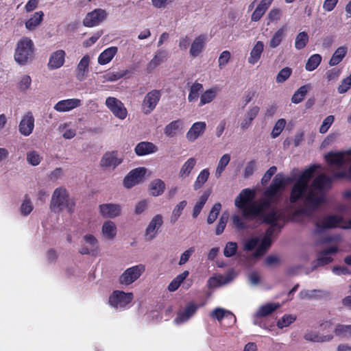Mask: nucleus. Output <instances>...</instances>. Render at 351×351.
<instances>
[{
    "mask_svg": "<svg viewBox=\"0 0 351 351\" xmlns=\"http://www.w3.org/2000/svg\"><path fill=\"white\" fill-rule=\"evenodd\" d=\"M145 167L136 168L128 173L123 179V185L127 189H130L141 182L146 173Z\"/></svg>",
    "mask_w": 351,
    "mask_h": 351,
    "instance_id": "9d476101",
    "label": "nucleus"
},
{
    "mask_svg": "<svg viewBox=\"0 0 351 351\" xmlns=\"http://www.w3.org/2000/svg\"><path fill=\"white\" fill-rule=\"evenodd\" d=\"M204 304H197L193 302L187 304L183 311H180L177 313V316L174 322L177 324H180L187 322L192 316H193L199 307L204 306Z\"/></svg>",
    "mask_w": 351,
    "mask_h": 351,
    "instance_id": "9b49d317",
    "label": "nucleus"
},
{
    "mask_svg": "<svg viewBox=\"0 0 351 351\" xmlns=\"http://www.w3.org/2000/svg\"><path fill=\"white\" fill-rule=\"evenodd\" d=\"M206 129V123L204 121L194 123L186 134V137L190 142L195 141L202 136Z\"/></svg>",
    "mask_w": 351,
    "mask_h": 351,
    "instance_id": "a211bd4d",
    "label": "nucleus"
},
{
    "mask_svg": "<svg viewBox=\"0 0 351 351\" xmlns=\"http://www.w3.org/2000/svg\"><path fill=\"white\" fill-rule=\"evenodd\" d=\"M102 233L108 239H112L117 234V228L114 222L106 221L102 226Z\"/></svg>",
    "mask_w": 351,
    "mask_h": 351,
    "instance_id": "79ce46f5",
    "label": "nucleus"
},
{
    "mask_svg": "<svg viewBox=\"0 0 351 351\" xmlns=\"http://www.w3.org/2000/svg\"><path fill=\"white\" fill-rule=\"evenodd\" d=\"M263 49V43L262 41H257L250 52L248 62L251 64H254L258 62L261 58Z\"/></svg>",
    "mask_w": 351,
    "mask_h": 351,
    "instance_id": "c85d7f7f",
    "label": "nucleus"
},
{
    "mask_svg": "<svg viewBox=\"0 0 351 351\" xmlns=\"http://www.w3.org/2000/svg\"><path fill=\"white\" fill-rule=\"evenodd\" d=\"M128 73V70H122L119 71H110L104 75V79L106 81L114 82L117 81Z\"/></svg>",
    "mask_w": 351,
    "mask_h": 351,
    "instance_id": "603ef678",
    "label": "nucleus"
},
{
    "mask_svg": "<svg viewBox=\"0 0 351 351\" xmlns=\"http://www.w3.org/2000/svg\"><path fill=\"white\" fill-rule=\"evenodd\" d=\"M163 223L162 217L158 214L155 215L149 223L145 232V239L146 241H152L154 239L158 233V230Z\"/></svg>",
    "mask_w": 351,
    "mask_h": 351,
    "instance_id": "ddd939ff",
    "label": "nucleus"
},
{
    "mask_svg": "<svg viewBox=\"0 0 351 351\" xmlns=\"http://www.w3.org/2000/svg\"><path fill=\"white\" fill-rule=\"evenodd\" d=\"M334 332L337 336L351 337V325L338 324Z\"/></svg>",
    "mask_w": 351,
    "mask_h": 351,
    "instance_id": "864d4df0",
    "label": "nucleus"
},
{
    "mask_svg": "<svg viewBox=\"0 0 351 351\" xmlns=\"http://www.w3.org/2000/svg\"><path fill=\"white\" fill-rule=\"evenodd\" d=\"M89 64H90L89 56L88 55L84 56L77 66L76 77L78 80L82 81L85 79L86 74L88 72Z\"/></svg>",
    "mask_w": 351,
    "mask_h": 351,
    "instance_id": "a878e982",
    "label": "nucleus"
},
{
    "mask_svg": "<svg viewBox=\"0 0 351 351\" xmlns=\"http://www.w3.org/2000/svg\"><path fill=\"white\" fill-rule=\"evenodd\" d=\"M215 88H210L203 93L200 97L199 106H203L211 102L216 97Z\"/></svg>",
    "mask_w": 351,
    "mask_h": 351,
    "instance_id": "3c124183",
    "label": "nucleus"
},
{
    "mask_svg": "<svg viewBox=\"0 0 351 351\" xmlns=\"http://www.w3.org/2000/svg\"><path fill=\"white\" fill-rule=\"evenodd\" d=\"M165 189V184L160 179L154 180L149 185L150 193L153 196H158L163 193Z\"/></svg>",
    "mask_w": 351,
    "mask_h": 351,
    "instance_id": "e433bc0d",
    "label": "nucleus"
},
{
    "mask_svg": "<svg viewBox=\"0 0 351 351\" xmlns=\"http://www.w3.org/2000/svg\"><path fill=\"white\" fill-rule=\"evenodd\" d=\"M34 128V117L31 112H27L21 120L19 125V132L25 136H29Z\"/></svg>",
    "mask_w": 351,
    "mask_h": 351,
    "instance_id": "4468645a",
    "label": "nucleus"
},
{
    "mask_svg": "<svg viewBox=\"0 0 351 351\" xmlns=\"http://www.w3.org/2000/svg\"><path fill=\"white\" fill-rule=\"evenodd\" d=\"M228 215H226L225 213H223L220 219H219V221L218 222V224L216 227V229H215V234L217 235H219L223 233V232L224 231V229L226 226V223L228 222Z\"/></svg>",
    "mask_w": 351,
    "mask_h": 351,
    "instance_id": "69168bd1",
    "label": "nucleus"
},
{
    "mask_svg": "<svg viewBox=\"0 0 351 351\" xmlns=\"http://www.w3.org/2000/svg\"><path fill=\"white\" fill-rule=\"evenodd\" d=\"M34 56V45L28 37L21 38L16 43L14 58L21 66L30 62Z\"/></svg>",
    "mask_w": 351,
    "mask_h": 351,
    "instance_id": "7ed1b4c3",
    "label": "nucleus"
},
{
    "mask_svg": "<svg viewBox=\"0 0 351 351\" xmlns=\"http://www.w3.org/2000/svg\"><path fill=\"white\" fill-rule=\"evenodd\" d=\"M75 206V202L69 197L65 188L58 187L55 189L50 202V208L53 212L60 213L64 209H66L69 213H72Z\"/></svg>",
    "mask_w": 351,
    "mask_h": 351,
    "instance_id": "f03ea898",
    "label": "nucleus"
},
{
    "mask_svg": "<svg viewBox=\"0 0 351 351\" xmlns=\"http://www.w3.org/2000/svg\"><path fill=\"white\" fill-rule=\"evenodd\" d=\"M283 217L282 213H279L278 210L273 209L270 212L263 213L258 218L261 219L263 221L270 226H280L278 223V220L281 219Z\"/></svg>",
    "mask_w": 351,
    "mask_h": 351,
    "instance_id": "393cba45",
    "label": "nucleus"
},
{
    "mask_svg": "<svg viewBox=\"0 0 351 351\" xmlns=\"http://www.w3.org/2000/svg\"><path fill=\"white\" fill-rule=\"evenodd\" d=\"M285 125H286L285 119H278L277 121V122L276 123V124L271 131V137L274 138L278 137L280 134V133L282 132V130H284Z\"/></svg>",
    "mask_w": 351,
    "mask_h": 351,
    "instance_id": "13d9d810",
    "label": "nucleus"
},
{
    "mask_svg": "<svg viewBox=\"0 0 351 351\" xmlns=\"http://www.w3.org/2000/svg\"><path fill=\"white\" fill-rule=\"evenodd\" d=\"M41 159L42 158L36 151H31L27 153V160L33 166L39 165L41 162Z\"/></svg>",
    "mask_w": 351,
    "mask_h": 351,
    "instance_id": "0e129e2a",
    "label": "nucleus"
},
{
    "mask_svg": "<svg viewBox=\"0 0 351 351\" xmlns=\"http://www.w3.org/2000/svg\"><path fill=\"white\" fill-rule=\"evenodd\" d=\"M343 219L341 216L331 215L326 217L321 223L316 222V232L320 233L325 229L335 228L339 224L343 221Z\"/></svg>",
    "mask_w": 351,
    "mask_h": 351,
    "instance_id": "f8f14e48",
    "label": "nucleus"
},
{
    "mask_svg": "<svg viewBox=\"0 0 351 351\" xmlns=\"http://www.w3.org/2000/svg\"><path fill=\"white\" fill-rule=\"evenodd\" d=\"M181 125L180 120L173 121L165 128V134L168 137H173L176 135L177 130Z\"/></svg>",
    "mask_w": 351,
    "mask_h": 351,
    "instance_id": "09e8293b",
    "label": "nucleus"
},
{
    "mask_svg": "<svg viewBox=\"0 0 351 351\" xmlns=\"http://www.w3.org/2000/svg\"><path fill=\"white\" fill-rule=\"evenodd\" d=\"M221 204L219 202L215 203L213 205L207 218V223L208 224H212L215 222L221 211Z\"/></svg>",
    "mask_w": 351,
    "mask_h": 351,
    "instance_id": "6e6d98bb",
    "label": "nucleus"
},
{
    "mask_svg": "<svg viewBox=\"0 0 351 351\" xmlns=\"http://www.w3.org/2000/svg\"><path fill=\"white\" fill-rule=\"evenodd\" d=\"M203 89V86L199 83L193 84L191 88L188 96V99L190 102L195 101L199 97V93Z\"/></svg>",
    "mask_w": 351,
    "mask_h": 351,
    "instance_id": "4d7b16f0",
    "label": "nucleus"
},
{
    "mask_svg": "<svg viewBox=\"0 0 351 351\" xmlns=\"http://www.w3.org/2000/svg\"><path fill=\"white\" fill-rule=\"evenodd\" d=\"M157 151V146L149 141H141L138 143L134 148V152L138 156L152 154L156 153Z\"/></svg>",
    "mask_w": 351,
    "mask_h": 351,
    "instance_id": "6ab92c4d",
    "label": "nucleus"
},
{
    "mask_svg": "<svg viewBox=\"0 0 351 351\" xmlns=\"http://www.w3.org/2000/svg\"><path fill=\"white\" fill-rule=\"evenodd\" d=\"M347 53V48L344 46L338 47L332 54L329 61V65L332 66L340 63Z\"/></svg>",
    "mask_w": 351,
    "mask_h": 351,
    "instance_id": "72a5a7b5",
    "label": "nucleus"
},
{
    "mask_svg": "<svg viewBox=\"0 0 351 351\" xmlns=\"http://www.w3.org/2000/svg\"><path fill=\"white\" fill-rule=\"evenodd\" d=\"M287 30V27L285 25L279 28L272 36L270 41H269V47L271 48L277 47L283 40L285 36V32Z\"/></svg>",
    "mask_w": 351,
    "mask_h": 351,
    "instance_id": "4c0bfd02",
    "label": "nucleus"
},
{
    "mask_svg": "<svg viewBox=\"0 0 351 351\" xmlns=\"http://www.w3.org/2000/svg\"><path fill=\"white\" fill-rule=\"evenodd\" d=\"M44 14L42 11L35 12L32 17L25 22V27L29 30H34L43 19Z\"/></svg>",
    "mask_w": 351,
    "mask_h": 351,
    "instance_id": "58836bf2",
    "label": "nucleus"
},
{
    "mask_svg": "<svg viewBox=\"0 0 351 351\" xmlns=\"http://www.w3.org/2000/svg\"><path fill=\"white\" fill-rule=\"evenodd\" d=\"M277 201L278 200H276V198L266 197L265 199L260 203H257L256 202L255 207L256 206V208H258V211L256 214L252 215L250 221L257 219L259 216L263 215V213H265V209L269 208L271 206V202H275Z\"/></svg>",
    "mask_w": 351,
    "mask_h": 351,
    "instance_id": "2f4dec72",
    "label": "nucleus"
},
{
    "mask_svg": "<svg viewBox=\"0 0 351 351\" xmlns=\"http://www.w3.org/2000/svg\"><path fill=\"white\" fill-rule=\"evenodd\" d=\"M33 210V206L32 205L30 199L28 198V196L26 195L25 197V199L21 206V214L26 216L29 215Z\"/></svg>",
    "mask_w": 351,
    "mask_h": 351,
    "instance_id": "338daca9",
    "label": "nucleus"
},
{
    "mask_svg": "<svg viewBox=\"0 0 351 351\" xmlns=\"http://www.w3.org/2000/svg\"><path fill=\"white\" fill-rule=\"evenodd\" d=\"M309 36L306 32L298 34L295 40V47L298 50L303 49L308 43Z\"/></svg>",
    "mask_w": 351,
    "mask_h": 351,
    "instance_id": "de8ad7c7",
    "label": "nucleus"
},
{
    "mask_svg": "<svg viewBox=\"0 0 351 351\" xmlns=\"http://www.w3.org/2000/svg\"><path fill=\"white\" fill-rule=\"evenodd\" d=\"M186 204L187 202L186 200H182L175 206L171 217V222L175 223L178 219Z\"/></svg>",
    "mask_w": 351,
    "mask_h": 351,
    "instance_id": "5fc2aeb1",
    "label": "nucleus"
},
{
    "mask_svg": "<svg viewBox=\"0 0 351 351\" xmlns=\"http://www.w3.org/2000/svg\"><path fill=\"white\" fill-rule=\"evenodd\" d=\"M296 319V317L293 315H285L281 319H280L277 322V326L280 328H282L284 327H287L292 324Z\"/></svg>",
    "mask_w": 351,
    "mask_h": 351,
    "instance_id": "bf43d9fd",
    "label": "nucleus"
},
{
    "mask_svg": "<svg viewBox=\"0 0 351 351\" xmlns=\"http://www.w3.org/2000/svg\"><path fill=\"white\" fill-rule=\"evenodd\" d=\"M106 17L107 13L105 10L97 8L86 15L83 20V25L85 27H92L98 25Z\"/></svg>",
    "mask_w": 351,
    "mask_h": 351,
    "instance_id": "1a4fd4ad",
    "label": "nucleus"
},
{
    "mask_svg": "<svg viewBox=\"0 0 351 351\" xmlns=\"http://www.w3.org/2000/svg\"><path fill=\"white\" fill-rule=\"evenodd\" d=\"M81 105V100L79 99H68L59 101L55 106L54 109L58 112H67Z\"/></svg>",
    "mask_w": 351,
    "mask_h": 351,
    "instance_id": "5701e85b",
    "label": "nucleus"
},
{
    "mask_svg": "<svg viewBox=\"0 0 351 351\" xmlns=\"http://www.w3.org/2000/svg\"><path fill=\"white\" fill-rule=\"evenodd\" d=\"M166 58V52L165 51L158 50L154 58L148 63L147 69L148 72H151L158 65H160Z\"/></svg>",
    "mask_w": 351,
    "mask_h": 351,
    "instance_id": "473e14b6",
    "label": "nucleus"
},
{
    "mask_svg": "<svg viewBox=\"0 0 351 351\" xmlns=\"http://www.w3.org/2000/svg\"><path fill=\"white\" fill-rule=\"evenodd\" d=\"M210 176V172L208 169H204L200 171L197 176L196 180L193 184L194 190H198L201 189L203 185L207 182Z\"/></svg>",
    "mask_w": 351,
    "mask_h": 351,
    "instance_id": "a18cd8bd",
    "label": "nucleus"
},
{
    "mask_svg": "<svg viewBox=\"0 0 351 351\" xmlns=\"http://www.w3.org/2000/svg\"><path fill=\"white\" fill-rule=\"evenodd\" d=\"M326 161L330 165L341 166L344 162L343 154L340 152H329L325 156Z\"/></svg>",
    "mask_w": 351,
    "mask_h": 351,
    "instance_id": "ea45409f",
    "label": "nucleus"
},
{
    "mask_svg": "<svg viewBox=\"0 0 351 351\" xmlns=\"http://www.w3.org/2000/svg\"><path fill=\"white\" fill-rule=\"evenodd\" d=\"M334 120L335 117L332 115H329L326 117L324 119L322 124L319 128V132L322 134H325L332 124Z\"/></svg>",
    "mask_w": 351,
    "mask_h": 351,
    "instance_id": "774afa93",
    "label": "nucleus"
},
{
    "mask_svg": "<svg viewBox=\"0 0 351 351\" xmlns=\"http://www.w3.org/2000/svg\"><path fill=\"white\" fill-rule=\"evenodd\" d=\"M325 198L323 195L316 196L313 189H309L305 197L304 206L310 207L313 211L324 203Z\"/></svg>",
    "mask_w": 351,
    "mask_h": 351,
    "instance_id": "412c9836",
    "label": "nucleus"
},
{
    "mask_svg": "<svg viewBox=\"0 0 351 351\" xmlns=\"http://www.w3.org/2000/svg\"><path fill=\"white\" fill-rule=\"evenodd\" d=\"M237 244L235 242H228L223 250V254L226 257L230 258L233 256L237 251Z\"/></svg>",
    "mask_w": 351,
    "mask_h": 351,
    "instance_id": "052dcab7",
    "label": "nucleus"
},
{
    "mask_svg": "<svg viewBox=\"0 0 351 351\" xmlns=\"http://www.w3.org/2000/svg\"><path fill=\"white\" fill-rule=\"evenodd\" d=\"M328 295V293L318 289L313 290H302L300 293V296L302 299H319L324 296Z\"/></svg>",
    "mask_w": 351,
    "mask_h": 351,
    "instance_id": "c9c22d12",
    "label": "nucleus"
},
{
    "mask_svg": "<svg viewBox=\"0 0 351 351\" xmlns=\"http://www.w3.org/2000/svg\"><path fill=\"white\" fill-rule=\"evenodd\" d=\"M310 84L300 86L293 95L291 101L293 104H299L304 99L308 91L311 89Z\"/></svg>",
    "mask_w": 351,
    "mask_h": 351,
    "instance_id": "f704fd0d",
    "label": "nucleus"
},
{
    "mask_svg": "<svg viewBox=\"0 0 351 351\" xmlns=\"http://www.w3.org/2000/svg\"><path fill=\"white\" fill-rule=\"evenodd\" d=\"M196 164V160L194 158H189L182 166L179 176L185 178L189 176Z\"/></svg>",
    "mask_w": 351,
    "mask_h": 351,
    "instance_id": "37998d69",
    "label": "nucleus"
},
{
    "mask_svg": "<svg viewBox=\"0 0 351 351\" xmlns=\"http://www.w3.org/2000/svg\"><path fill=\"white\" fill-rule=\"evenodd\" d=\"M337 252L338 247L337 246H332L322 250L318 254V257L316 260V265L324 266L329 264L333 261V258L329 255L336 254Z\"/></svg>",
    "mask_w": 351,
    "mask_h": 351,
    "instance_id": "4be33fe9",
    "label": "nucleus"
},
{
    "mask_svg": "<svg viewBox=\"0 0 351 351\" xmlns=\"http://www.w3.org/2000/svg\"><path fill=\"white\" fill-rule=\"evenodd\" d=\"M351 87V73L346 78L343 79L337 88V91L340 94L346 93Z\"/></svg>",
    "mask_w": 351,
    "mask_h": 351,
    "instance_id": "e2e57ef3",
    "label": "nucleus"
},
{
    "mask_svg": "<svg viewBox=\"0 0 351 351\" xmlns=\"http://www.w3.org/2000/svg\"><path fill=\"white\" fill-rule=\"evenodd\" d=\"M280 307L278 303H267L261 306L256 313V317H264L271 315L274 311Z\"/></svg>",
    "mask_w": 351,
    "mask_h": 351,
    "instance_id": "c756f323",
    "label": "nucleus"
},
{
    "mask_svg": "<svg viewBox=\"0 0 351 351\" xmlns=\"http://www.w3.org/2000/svg\"><path fill=\"white\" fill-rule=\"evenodd\" d=\"M332 182V178L324 173H322L317 176L311 183V189L317 190L319 192H324L326 190L331 188Z\"/></svg>",
    "mask_w": 351,
    "mask_h": 351,
    "instance_id": "f3484780",
    "label": "nucleus"
},
{
    "mask_svg": "<svg viewBox=\"0 0 351 351\" xmlns=\"http://www.w3.org/2000/svg\"><path fill=\"white\" fill-rule=\"evenodd\" d=\"M304 339L307 341H314V342H324V341H328L331 340L333 337L332 335H323L320 336L318 333L315 332H306L304 336Z\"/></svg>",
    "mask_w": 351,
    "mask_h": 351,
    "instance_id": "a19ab883",
    "label": "nucleus"
},
{
    "mask_svg": "<svg viewBox=\"0 0 351 351\" xmlns=\"http://www.w3.org/2000/svg\"><path fill=\"white\" fill-rule=\"evenodd\" d=\"M292 70L289 67H285L281 69L276 76V82L282 83L285 82L291 75Z\"/></svg>",
    "mask_w": 351,
    "mask_h": 351,
    "instance_id": "680f3d73",
    "label": "nucleus"
},
{
    "mask_svg": "<svg viewBox=\"0 0 351 351\" xmlns=\"http://www.w3.org/2000/svg\"><path fill=\"white\" fill-rule=\"evenodd\" d=\"M145 267L139 264L128 268L119 277V282L122 285H128L136 281L145 271Z\"/></svg>",
    "mask_w": 351,
    "mask_h": 351,
    "instance_id": "423d86ee",
    "label": "nucleus"
},
{
    "mask_svg": "<svg viewBox=\"0 0 351 351\" xmlns=\"http://www.w3.org/2000/svg\"><path fill=\"white\" fill-rule=\"evenodd\" d=\"M105 104L116 117L122 120L126 118L128 110L124 104L118 99L108 97L106 100Z\"/></svg>",
    "mask_w": 351,
    "mask_h": 351,
    "instance_id": "6e6552de",
    "label": "nucleus"
},
{
    "mask_svg": "<svg viewBox=\"0 0 351 351\" xmlns=\"http://www.w3.org/2000/svg\"><path fill=\"white\" fill-rule=\"evenodd\" d=\"M161 95V91L156 89L152 90L146 94L141 104L142 111L145 114H150L156 108Z\"/></svg>",
    "mask_w": 351,
    "mask_h": 351,
    "instance_id": "39448f33",
    "label": "nucleus"
},
{
    "mask_svg": "<svg viewBox=\"0 0 351 351\" xmlns=\"http://www.w3.org/2000/svg\"><path fill=\"white\" fill-rule=\"evenodd\" d=\"M189 271H184L182 274L178 275L169 285L168 290L169 291H176L182 282L188 277Z\"/></svg>",
    "mask_w": 351,
    "mask_h": 351,
    "instance_id": "c03bdc74",
    "label": "nucleus"
},
{
    "mask_svg": "<svg viewBox=\"0 0 351 351\" xmlns=\"http://www.w3.org/2000/svg\"><path fill=\"white\" fill-rule=\"evenodd\" d=\"M100 213L105 217L114 218L121 213V207L118 204H104L99 206Z\"/></svg>",
    "mask_w": 351,
    "mask_h": 351,
    "instance_id": "b1692460",
    "label": "nucleus"
},
{
    "mask_svg": "<svg viewBox=\"0 0 351 351\" xmlns=\"http://www.w3.org/2000/svg\"><path fill=\"white\" fill-rule=\"evenodd\" d=\"M322 59V56L318 53L311 56L306 63V70L308 71H313L316 69L320 64Z\"/></svg>",
    "mask_w": 351,
    "mask_h": 351,
    "instance_id": "49530a36",
    "label": "nucleus"
},
{
    "mask_svg": "<svg viewBox=\"0 0 351 351\" xmlns=\"http://www.w3.org/2000/svg\"><path fill=\"white\" fill-rule=\"evenodd\" d=\"M285 185L286 180L283 175L281 173L276 174L270 186L265 191V197L276 198V200H278L281 195V191L285 189Z\"/></svg>",
    "mask_w": 351,
    "mask_h": 351,
    "instance_id": "20e7f679",
    "label": "nucleus"
},
{
    "mask_svg": "<svg viewBox=\"0 0 351 351\" xmlns=\"http://www.w3.org/2000/svg\"><path fill=\"white\" fill-rule=\"evenodd\" d=\"M319 167L318 165H312L304 170L296 180L308 186L310 180L313 177L316 170Z\"/></svg>",
    "mask_w": 351,
    "mask_h": 351,
    "instance_id": "7c9ffc66",
    "label": "nucleus"
},
{
    "mask_svg": "<svg viewBox=\"0 0 351 351\" xmlns=\"http://www.w3.org/2000/svg\"><path fill=\"white\" fill-rule=\"evenodd\" d=\"M205 45V36L200 35L195 38L191 44L190 49V55L192 57L198 56L202 51Z\"/></svg>",
    "mask_w": 351,
    "mask_h": 351,
    "instance_id": "bb28decb",
    "label": "nucleus"
},
{
    "mask_svg": "<svg viewBox=\"0 0 351 351\" xmlns=\"http://www.w3.org/2000/svg\"><path fill=\"white\" fill-rule=\"evenodd\" d=\"M123 161L122 158L118 157L117 151L106 152L100 160V165L102 167L114 169Z\"/></svg>",
    "mask_w": 351,
    "mask_h": 351,
    "instance_id": "dca6fc26",
    "label": "nucleus"
},
{
    "mask_svg": "<svg viewBox=\"0 0 351 351\" xmlns=\"http://www.w3.org/2000/svg\"><path fill=\"white\" fill-rule=\"evenodd\" d=\"M133 299L132 293H125L122 291H114L109 297L108 302L110 306L118 307H125Z\"/></svg>",
    "mask_w": 351,
    "mask_h": 351,
    "instance_id": "0eeeda50",
    "label": "nucleus"
},
{
    "mask_svg": "<svg viewBox=\"0 0 351 351\" xmlns=\"http://www.w3.org/2000/svg\"><path fill=\"white\" fill-rule=\"evenodd\" d=\"M118 51L117 47H110L101 52L98 57V63L101 65H104L109 63Z\"/></svg>",
    "mask_w": 351,
    "mask_h": 351,
    "instance_id": "cd10ccee",
    "label": "nucleus"
},
{
    "mask_svg": "<svg viewBox=\"0 0 351 351\" xmlns=\"http://www.w3.org/2000/svg\"><path fill=\"white\" fill-rule=\"evenodd\" d=\"M308 190V186L296 180L291 190L289 197L290 202L294 204L298 200L303 199L306 197Z\"/></svg>",
    "mask_w": 351,
    "mask_h": 351,
    "instance_id": "2eb2a0df",
    "label": "nucleus"
},
{
    "mask_svg": "<svg viewBox=\"0 0 351 351\" xmlns=\"http://www.w3.org/2000/svg\"><path fill=\"white\" fill-rule=\"evenodd\" d=\"M65 56V51L62 49L52 53L49 60L48 68L51 70L60 68L64 63Z\"/></svg>",
    "mask_w": 351,
    "mask_h": 351,
    "instance_id": "aec40b11",
    "label": "nucleus"
},
{
    "mask_svg": "<svg viewBox=\"0 0 351 351\" xmlns=\"http://www.w3.org/2000/svg\"><path fill=\"white\" fill-rule=\"evenodd\" d=\"M230 160V156L228 154H226L222 156V157L220 158L216 171H215V176L216 178H219L221 176L223 171L225 170L226 166L228 165Z\"/></svg>",
    "mask_w": 351,
    "mask_h": 351,
    "instance_id": "8fccbe9b",
    "label": "nucleus"
},
{
    "mask_svg": "<svg viewBox=\"0 0 351 351\" xmlns=\"http://www.w3.org/2000/svg\"><path fill=\"white\" fill-rule=\"evenodd\" d=\"M256 195L254 190L250 189H243L234 201L235 206L241 210L242 217L250 221L252 215L258 213V209L255 207L256 202L254 201Z\"/></svg>",
    "mask_w": 351,
    "mask_h": 351,
    "instance_id": "f257e3e1",
    "label": "nucleus"
}]
</instances>
